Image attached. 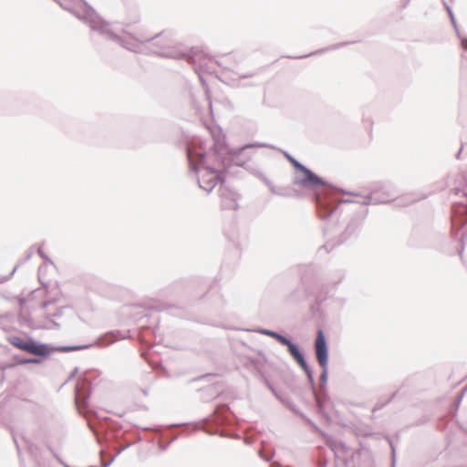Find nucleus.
Returning a JSON list of instances; mask_svg holds the SVG:
<instances>
[{"mask_svg": "<svg viewBox=\"0 0 467 467\" xmlns=\"http://www.w3.org/2000/svg\"><path fill=\"white\" fill-rule=\"evenodd\" d=\"M213 143L211 150L214 155L218 169L214 165L208 163L207 152L201 154L199 166H191V169L196 173L202 172L201 177L197 179V182L199 187L207 193H210L217 184H219V187L225 184V178L231 167H244L246 162L239 161V157L245 150L252 148H273L272 145L267 143L250 142L233 149L227 143L224 134H213Z\"/></svg>", "mask_w": 467, "mask_h": 467, "instance_id": "1", "label": "nucleus"}, {"mask_svg": "<svg viewBox=\"0 0 467 467\" xmlns=\"http://www.w3.org/2000/svg\"><path fill=\"white\" fill-rule=\"evenodd\" d=\"M81 1L83 3L82 10L70 9V13L80 21L88 24L91 30L99 32V35L107 39L117 42L127 50L133 53H140L145 44L150 45V50L153 41H158L161 36V34H155L153 36H147L142 32L135 34L129 32L125 27L123 28V33L127 35L129 38L121 37L109 28V24L102 18L88 2L85 0Z\"/></svg>", "mask_w": 467, "mask_h": 467, "instance_id": "2", "label": "nucleus"}, {"mask_svg": "<svg viewBox=\"0 0 467 467\" xmlns=\"http://www.w3.org/2000/svg\"><path fill=\"white\" fill-rule=\"evenodd\" d=\"M284 156L292 165L295 170L292 183L293 185L300 186L301 188L308 191L317 192L323 189H333L348 194H353L351 192H347L342 188L337 187L333 183L327 182L325 178L319 176L306 165L300 162L294 156L287 151H284Z\"/></svg>", "mask_w": 467, "mask_h": 467, "instance_id": "3", "label": "nucleus"}, {"mask_svg": "<svg viewBox=\"0 0 467 467\" xmlns=\"http://www.w3.org/2000/svg\"><path fill=\"white\" fill-rule=\"evenodd\" d=\"M368 214V209L367 207L361 206L358 210H353L351 217L349 218L343 232L336 240L327 241L320 247V250L324 249L326 250V253H330L337 246L344 244L349 240L357 239Z\"/></svg>", "mask_w": 467, "mask_h": 467, "instance_id": "4", "label": "nucleus"}, {"mask_svg": "<svg viewBox=\"0 0 467 467\" xmlns=\"http://www.w3.org/2000/svg\"><path fill=\"white\" fill-rule=\"evenodd\" d=\"M158 41H153L150 53L163 58H171L176 60H186L189 63L195 64L199 51L196 47H185L182 45L172 46V43H164L159 45Z\"/></svg>", "mask_w": 467, "mask_h": 467, "instance_id": "5", "label": "nucleus"}, {"mask_svg": "<svg viewBox=\"0 0 467 467\" xmlns=\"http://www.w3.org/2000/svg\"><path fill=\"white\" fill-rule=\"evenodd\" d=\"M394 186L390 182H378L373 184L370 192L365 196H361V200H342L343 204L361 203L363 207L368 205L384 204L391 202L394 197Z\"/></svg>", "mask_w": 467, "mask_h": 467, "instance_id": "6", "label": "nucleus"}, {"mask_svg": "<svg viewBox=\"0 0 467 467\" xmlns=\"http://www.w3.org/2000/svg\"><path fill=\"white\" fill-rule=\"evenodd\" d=\"M282 346L286 347L289 355L306 373L308 385H310L314 389V370L313 368L307 362L306 355L304 348L297 342H295L291 337H289Z\"/></svg>", "mask_w": 467, "mask_h": 467, "instance_id": "7", "label": "nucleus"}, {"mask_svg": "<svg viewBox=\"0 0 467 467\" xmlns=\"http://www.w3.org/2000/svg\"><path fill=\"white\" fill-rule=\"evenodd\" d=\"M95 380L96 377L93 375V372H86L78 379L75 387V397L83 405H88L90 400Z\"/></svg>", "mask_w": 467, "mask_h": 467, "instance_id": "8", "label": "nucleus"}, {"mask_svg": "<svg viewBox=\"0 0 467 467\" xmlns=\"http://www.w3.org/2000/svg\"><path fill=\"white\" fill-rule=\"evenodd\" d=\"M314 200L317 213L321 220L325 221L337 217L339 204L336 201L322 197L320 194L315 195Z\"/></svg>", "mask_w": 467, "mask_h": 467, "instance_id": "9", "label": "nucleus"}, {"mask_svg": "<svg viewBox=\"0 0 467 467\" xmlns=\"http://www.w3.org/2000/svg\"><path fill=\"white\" fill-rule=\"evenodd\" d=\"M219 378H221V375L218 373H206L198 376L192 379V381L207 380L211 382L207 387L199 389L202 393H208V397L202 398L205 401L219 397L220 394L223 392V384L219 380H214Z\"/></svg>", "mask_w": 467, "mask_h": 467, "instance_id": "10", "label": "nucleus"}, {"mask_svg": "<svg viewBox=\"0 0 467 467\" xmlns=\"http://www.w3.org/2000/svg\"><path fill=\"white\" fill-rule=\"evenodd\" d=\"M314 350L319 366L329 363V346L325 331L319 327L317 330V337L314 342Z\"/></svg>", "mask_w": 467, "mask_h": 467, "instance_id": "11", "label": "nucleus"}, {"mask_svg": "<svg viewBox=\"0 0 467 467\" xmlns=\"http://www.w3.org/2000/svg\"><path fill=\"white\" fill-rule=\"evenodd\" d=\"M50 344L40 342L27 335V343L25 352L35 355L30 358H38V361H36V364H41L43 361L50 358Z\"/></svg>", "mask_w": 467, "mask_h": 467, "instance_id": "12", "label": "nucleus"}, {"mask_svg": "<svg viewBox=\"0 0 467 467\" xmlns=\"http://www.w3.org/2000/svg\"><path fill=\"white\" fill-rule=\"evenodd\" d=\"M309 389L314 396L318 413L326 419H330L327 408L331 405L332 400L329 397L327 388H321L318 390L317 389V385L315 384L314 389L310 385Z\"/></svg>", "mask_w": 467, "mask_h": 467, "instance_id": "13", "label": "nucleus"}, {"mask_svg": "<svg viewBox=\"0 0 467 467\" xmlns=\"http://www.w3.org/2000/svg\"><path fill=\"white\" fill-rule=\"evenodd\" d=\"M218 192L221 198V206L223 209L234 211L238 210V202L241 199V195L237 192L228 188L226 183L223 186H220Z\"/></svg>", "mask_w": 467, "mask_h": 467, "instance_id": "14", "label": "nucleus"}, {"mask_svg": "<svg viewBox=\"0 0 467 467\" xmlns=\"http://www.w3.org/2000/svg\"><path fill=\"white\" fill-rule=\"evenodd\" d=\"M312 296L314 300L309 304V311L315 317L321 312L322 305L329 298L328 285H321L315 294L312 292Z\"/></svg>", "mask_w": 467, "mask_h": 467, "instance_id": "15", "label": "nucleus"}, {"mask_svg": "<svg viewBox=\"0 0 467 467\" xmlns=\"http://www.w3.org/2000/svg\"><path fill=\"white\" fill-rule=\"evenodd\" d=\"M244 365L254 368L258 373L264 370L266 363V357L262 349L252 350L250 354L244 355Z\"/></svg>", "mask_w": 467, "mask_h": 467, "instance_id": "16", "label": "nucleus"}, {"mask_svg": "<svg viewBox=\"0 0 467 467\" xmlns=\"http://www.w3.org/2000/svg\"><path fill=\"white\" fill-rule=\"evenodd\" d=\"M312 295V290L309 286L302 283L301 286L296 287L286 296V302L290 305L298 306L309 299Z\"/></svg>", "mask_w": 467, "mask_h": 467, "instance_id": "17", "label": "nucleus"}, {"mask_svg": "<svg viewBox=\"0 0 467 467\" xmlns=\"http://www.w3.org/2000/svg\"><path fill=\"white\" fill-rule=\"evenodd\" d=\"M352 43H355V41L339 42V43L331 45L329 47H327L320 48V49H317L316 51L310 52L309 54L301 55V56H287V57L293 58V59H303V58H306V57H312V56L321 55V54H324V53H326L327 51L336 50V49L341 48L343 47H346L348 45H350Z\"/></svg>", "mask_w": 467, "mask_h": 467, "instance_id": "18", "label": "nucleus"}, {"mask_svg": "<svg viewBox=\"0 0 467 467\" xmlns=\"http://www.w3.org/2000/svg\"><path fill=\"white\" fill-rule=\"evenodd\" d=\"M154 308L158 311H167L169 315L176 317L188 318L187 310L182 306L161 304L154 306Z\"/></svg>", "mask_w": 467, "mask_h": 467, "instance_id": "19", "label": "nucleus"}, {"mask_svg": "<svg viewBox=\"0 0 467 467\" xmlns=\"http://www.w3.org/2000/svg\"><path fill=\"white\" fill-rule=\"evenodd\" d=\"M282 404L286 408L288 409L289 410H291L292 412H294L296 415H298L300 416L302 419H304L309 425L311 426H314L316 429H318V427L305 414L303 413L297 407L296 405L294 403V401L292 400V399L287 396L286 399L284 400V401L282 402Z\"/></svg>", "mask_w": 467, "mask_h": 467, "instance_id": "20", "label": "nucleus"}, {"mask_svg": "<svg viewBox=\"0 0 467 467\" xmlns=\"http://www.w3.org/2000/svg\"><path fill=\"white\" fill-rule=\"evenodd\" d=\"M256 332L261 335L267 336V337L275 339L281 345H283L285 342V340L289 337V336L283 335L282 333H280L278 331L268 329V328H258L256 330Z\"/></svg>", "mask_w": 467, "mask_h": 467, "instance_id": "21", "label": "nucleus"}, {"mask_svg": "<svg viewBox=\"0 0 467 467\" xmlns=\"http://www.w3.org/2000/svg\"><path fill=\"white\" fill-rule=\"evenodd\" d=\"M224 235L226 238L233 243L236 248L239 247V241H238V231L236 227L235 222H231L228 225V227L224 228Z\"/></svg>", "mask_w": 467, "mask_h": 467, "instance_id": "22", "label": "nucleus"}, {"mask_svg": "<svg viewBox=\"0 0 467 467\" xmlns=\"http://www.w3.org/2000/svg\"><path fill=\"white\" fill-rule=\"evenodd\" d=\"M455 185L453 188H451V192H453L455 195L462 194L464 196V192H467V189L465 187V182H466V176L462 172H459L455 176Z\"/></svg>", "mask_w": 467, "mask_h": 467, "instance_id": "23", "label": "nucleus"}, {"mask_svg": "<svg viewBox=\"0 0 467 467\" xmlns=\"http://www.w3.org/2000/svg\"><path fill=\"white\" fill-rule=\"evenodd\" d=\"M417 201L412 195L406 194L398 198H392L391 202L395 207H408Z\"/></svg>", "mask_w": 467, "mask_h": 467, "instance_id": "24", "label": "nucleus"}, {"mask_svg": "<svg viewBox=\"0 0 467 467\" xmlns=\"http://www.w3.org/2000/svg\"><path fill=\"white\" fill-rule=\"evenodd\" d=\"M6 340L11 344L14 348L25 351L26 343H27V337H21L19 336L16 335H9L6 337Z\"/></svg>", "mask_w": 467, "mask_h": 467, "instance_id": "25", "label": "nucleus"}, {"mask_svg": "<svg viewBox=\"0 0 467 467\" xmlns=\"http://www.w3.org/2000/svg\"><path fill=\"white\" fill-rule=\"evenodd\" d=\"M33 249L34 247L31 246L26 253V255L23 259H20L18 261V263L15 265V267L13 268V270L11 271V273L8 275H5V276H3L1 279H0V284L3 283V282H5L7 281L14 274L15 272L17 270V268L19 266H21L22 265H24L26 262L29 261L32 256H33Z\"/></svg>", "mask_w": 467, "mask_h": 467, "instance_id": "26", "label": "nucleus"}, {"mask_svg": "<svg viewBox=\"0 0 467 467\" xmlns=\"http://www.w3.org/2000/svg\"><path fill=\"white\" fill-rule=\"evenodd\" d=\"M327 445L336 454L338 452H345L347 447L344 442L341 441H337L335 438L329 437L327 440Z\"/></svg>", "mask_w": 467, "mask_h": 467, "instance_id": "27", "label": "nucleus"}, {"mask_svg": "<svg viewBox=\"0 0 467 467\" xmlns=\"http://www.w3.org/2000/svg\"><path fill=\"white\" fill-rule=\"evenodd\" d=\"M14 363L8 365V368H14L15 366L26 365V364H36V361H38V358H30L26 357H23L19 354H15L13 356Z\"/></svg>", "mask_w": 467, "mask_h": 467, "instance_id": "28", "label": "nucleus"}, {"mask_svg": "<svg viewBox=\"0 0 467 467\" xmlns=\"http://www.w3.org/2000/svg\"><path fill=\"white\" fill-rule=\"evenodd\" d=\"M17 321L21 327H28L30 329V325L33 322V318L29 313L19 312L17 316Z\"/></svg>", "mask_w": 467, "mask_h": 467, "instance_id": "29", "label": "nucleus"}, {"mask_svg": "<svg viewBox=\"0 0 467 467\" xmlns=\"http://www.w3.org/2000/svg\"><path fill=\"white\" fill-rule=\"evenodd\" d=\"M140 20V16L139 14L138 8L136 6H134L130 10V14L127 16V22L125 24L126 27H128L130 25H134V24L139 23Z\"/></svg>", "mask_w": 467, "mask_h": 467, "instance_id": "30", "label": "nucleus"}, {"mask_svg": "<svg viewBox=\"0 0 467 467\" xmlns=\"http://www.w3.org/2000/svg\"><path fill=\"white\" fill-rule=\"evenodd\" d=\"M443 5L448 13V16L450 17V20H451V23L453 26V29L455 31V34L456 36L458 35V33H461L460 29H459V26H458V23H457V20L455 18V16H454V13L451 9V7L447 4L446 1H443Z\"/></svg>", "mask_w": 467, "mask_h": 467, "instance_id": "31", "label": "nucleus"}, {"mask_svg": "<svg viewBox=\"0 0 467 467\" xmlns=\"http://www.w3.org/2000/svg\"><path fill=\"white\" fill-rule=\"evenodd\" d=\"M321 373L319 376V382L321 384V388H327L328 381V365L320 366Z\"/></svg>", "mask_w": 467, "mask_h": 467, "instance_id": "32", "label": "nucleus"}, {"mask_svg": "<svg viewBox=\"0 0 467 467\" xmlns=\"http://www.w3.org/2000/svg\"><path fill=\"white\" fill-rule=\"evenodd\" d=\"M50 355L54 352V351H57V352H71L73 351V345H57V346H55V345H52L50 344Z\"/></svg>", "mask_w": 467, "mask_h": 467, "instance_id": "33", "label": "nucleus"}, {"mask_svg": "<svg viewBox=\"0 0 467 467\" xmlns=\"http://www.w3.org/2000/svg\"><path fill=\"white\" fill-rule=\"evenodd\" d=\"M199 78H200V81L202 83V86L203 88L206 99L208 100L210 110L212 111L213 110V106H212L211 91H210L209 86H208L206 80L203 78V77L200 76Z\"/></svg>", "mask_w": 467, "mask_h": 467, "instance_id": "34", "label": "nucleus"}, {"mask_svg": "<svg viewBox=\"0 0 467 467\" xmlns=\"http://www.w3.org/2000/svg\"><path fill=\"white\" fill-rule=\"evenodd\" d=\"M330 298L338 310H342L347 304V298L344 296H331Z\"/></svg>", "mask_w": 467, "mask_h": 467, "instance_id": "35", "label": "nucleus"}, {"mask_svg": "<svg viewBox=\"0 0 467 467\" xmlns=\"http://www.w3.org/2000/svg\"><path fill=\"white\" fill-rule=\"evenodd\" d=\"M397 394H398V390L395 391L394 393H392L391 396L386 401H384V402H377L374 405L373 411H377V410H382L385 406H387L389 403H390L395 399Z\"/></svg>", "mask_w": 467, "mask_h": 467, "instance_id": "36", "label": "nucleus"}, {"mask_svg": "<svg viewBox=\"0 0 467 467\" xmlns=\"http://www.w3.org/2000/svg\"><path fill=\"white\" fill-rule=\"evenodd\" d=\"M68 307H69L68 306H63L57 307V310L53 314H47L46 316V319H49L50 317H52V318L61 317L64 315L65 309H67Z\"/></svg>", "mask_w": 467, "mask_h": 467, "instance_id": "37", "label": "nucleus"}, {"mask_svg": "<svg viewBox=\"0 0 467 467\" xmlns=\"http://www.w3.org/2000/svg\"><path fill=\"white\" fill-rule=\"evenodd\" d=\"M130 446V444H127L124 447H122L110 458L109 462L101 463L100 467H109L112 464V462L116 460V458Z\"/></svg>", "mask_w": 467, "mask_h": 467, "instance_id": "38", "label": "nucleus"}, {"mask_svg": "<svg viewBox=\"0 0 467 467\" xmlns=\"http://www.w3.org/2000/svg\"><path fill=\"white\" fill-rule=\"evenodd\" d=\"M460 247L458 248V254L462 257L465 246H467V232L463 233L459 238Z\"/></svg>", "mask_w": 467, "mask_h": 467, "instance_id": "39", "label": "nucleus"}, {"mask_svg": "<svg viewBox=\"0 0 467 467\" xmlns=\"http://www.w3.org/2000/svg\"><path fill=\"white\" fill-rule=\"evenodd\" d=\"M30 329L31 330H38V329L48 330V329H51V327L49 326L46 325L45 323L36 322L33 320L32 324L30 325Z\"/></svg>", "mask_w": 467, "mask_h": 467, "instance_id": "40", "label": "nucleus"}, {"mask_svg": "<svg viewBox=\"0 0 467 467\" xmlns=\"http://www.w3.org/2000/svg\"><path fill=\"white\" fill-rule=\"evenodd\" d=\"M457 37L460 41V45L462 50L467 51V36L461 32L458 33Z\"/></svg>", "mask_w": 467, "mask_h": 467, "instance_id": "41", "label": "nucleus"}, {"mask_svg": "<svg viewBox=\"0 0 467 467\" xmlns=\"http://www.w3.org/2000/svg\"><path fill=\"white\" fill-rule=\"evenodd\" d=\"M344 278H345L344 271H338L337 277L335 279L330 280V284L334 286H337L343 281Z\"/></svg>", "mask_w": 467, "mask_h": 467, "instance_id": "42", "label": "nucleus"}, {"mask_svg": "<svg viewBox=\"0 0 467 467\" xmlns=\"http://www.w3.org/2000/svg\"><path fill=\"white\" fill-rule=\"evenodd\" d=\"M158 34H161V36L158 39V44L159 45H163L164 43H172L171 39L169 37L168 34L166 31H161V32H159Z\"/></svg>", "mask_w": 467, "mask_h": 467, "instance_id": "43", "label": "nucleus"}, {"mask_svg": "<svg viewBox=\"0 0 467 467\" xmlns=\"http://www.w3.org/2000/svg\"><path fill=\"white\" fill-rule=\"evenodd\" d=\"M462 398H463L462 394H457L455 400H453V404H452L451 410H452L454 414H456V412L458 411Z\"/></svg>", "mask_w": 467, "mask_h": 467, "instance_id": "44", "label": "nucleus"}, {"mask_svg": "<svg viewBox=\"0 0 467 467\" xmlns=\"http://www.w3.org/2000/svg\"><path fill=\"white\" fill-rule=\"evenodd\" d=\"M388 441L391 450L392 467H394L396 462V446L394 445L393 441L391 439H388Z\"/></svg>", "mask_w": 467, "mask_h": 467, "instance_id": "45", "label": "nucleus"}, {"mask_svg": "<svg viewBox=\"0 0 467 467\" xmlns=\"http://www.w3.org/2000/svg\"><path fill=\"white\" fill-rule=\"evenodd\" d=\"M260 375V379L262 380V382L265 384V386L270 390V388H273L275 387L274 384L267 379V377L265 376V374L261 371V373H259Z\"/></svg>", "mask_w": 467, "mask_h": 467, "instance_id": "46", "label": "nucleus"}, {"mask_svg": "<svg viewBox=\"0 0 467 467\" xmlns=\"http://www.w3.org/2000/svg\"><path fill=\"white\" fill-rule=\"evenodd\" d=\"M260 375V379L262 380V382L265 384V386L270 390V388H273L275 387L274 384L267 379V377L265 376V374L261 371V373H259Z\"/></svg>", "mask_w": 467, "mask_h": 467, "instance_id": "47", "label": "nucleus"}, {"mask_svg": "<svg viewBox=\"0 0 467 467\" xmlns=\"http://www.w3.org/2000/svg\"><path fill=\"white\" fill-rule=\"evenodd\" d=\"M362 121L366 128H370L372 126V120L370 118V115L367 114V112L364 110L362 114Z\"/></svg>", "mask_w": 467, "mask_h": 467, "instance_id": "48", "label": "nucleus"}, {"mask_svg": "<svg viewBox=\"0 0 467 467\" xmlns=\"http://www.w3.org/2000/svg\"><path fill=\"white\" fill-rule=\"evenodd\" d=\"M236 75L238 76L239 78H250L256 76L257 71L253 70V71H248L246 73H237L236 72Z\"/></svg>", "mask_w": 467, "mask_h": 467, "instance_id": "49", "label": "nucleus"}, {"mask_svg": "<svg viewBox=\"0 0 467 467\" xmlns=\"http://www.w3.org/2000/svg\"><path fill=\"white\" fill-rule=\"evenodd\" d=\"M37 254L44 259L46 262H48L50 264H53V261L51 258L43 251L41 247H39L36 251Z\"/></svg>", "mask_w": 467, "mask_h": 467, "instance_id": "50", "label": "nucleus"}, {"mask_svg": "<svg viewBox=\"0 0 467 467\" xmlns=\"http://www.w3.org/2000/svg\"><path fill=\"white\" fill-rule=\"evenodd\" d=\"M256 176L268 187L273 183L263 172H257Z\"/></svg>", "mask_w": 467, "mask_h": 467, "instance_id": "51", "label": "nucleus"}, {"mask_svg": "<svg viewBox=\"0 0 467 467\" xmlns=\"http://www.w3.org/2000/svg\"><path fill=\"white\" fill-rule=\"evenodd\" d=\"M94 344L73 345V351L84 350L91 348Z\"/></svg>", "mask_w": 467, "mask_h": 467, "instance_id": "52", "label": "nucleus"}, {"mask_svg": "<svg viewBox=\"0 0 467 467\" xmlns=\"http://www.w3.org/2000/svg\"><path fill=\"white\" fill-rule=\"evenodd\" d=\"M16 299L17 300L18 302V305H19V307H20V311L19 312H24V307L26 306V299L23 296H16Z\"/></svg>", "mask_w": 467, "mask_h": 467, "instance_id": "53", "label": "nucleus"}, {"mask_svg": "<svg viewBox=\"0 0 467 467\" xmlns=\"http://www.w3.org/2000/svg\"><path fill=\"white\" fill-rule=\"evenodd\" d=\"M207 420V418H203L201 421H193V422H190L189 424L191 425H193L195 427V429H199L201 427V422L202 421H206ZM188 423H178V424H173L174 426H181V425H187Z\"/></svg>", "mask_w": 467, "mask_h": 467, "instance_id": "54", "label": "nucleus"}, {"mask_svg": "<svg viewBox=\"0 0 467 467\" xmlns=\"http://www.w3.org/2000/svg\"><path fill=\"white\" fill-rule=\"evenodd\" d=\"M29 404H30V410L34 412V413H36L40 410L41 407L37 404V403H35L31 400H26Z\"/></svg>", "mask_w": 467, "mask_h": 467, "instance_id": "55", "label": "nucleus"}, {"mask_svg": "<svg viewBox=\"0 0 467 467\" xmlns=\"http://www.w3.org/2000/svg\"><path fill=\"white\" fill-rule=\"evenodd\" d=\"M174 441V439H172L171 441H170L169 442L167 443H162V442H159L158 443V447L160 449L161 451H165L168 447L170 446V444Z\"/></svg>", "mask_w": 467, "mask_h": 467, "instance_id": "56", "label": "nucleus"}, {"mask_svg": "<svg viewBox=\"0 0 467 467\" xmlns=\"http://www.w3.org/2000/svg\"><path fill=\"white\" fill-rule=\"evenodd\" d=\"M78 372V367H75V368H73V370L70 372V374L68 375V378H67V380L66 381V383H67V381H70V380H72L73 379H75V377L77 376Z\"/></svg>", "mask_w": 467, "mask_h": 467, "instance_id": "57", "label": "nucleus"}, {"mask_svg": "<svg viewBox=\"0 0 467 467\" xmlns=\"http://www.w3.org/2000/svg\"><path fill=\"white\" fill-rule=\"evenodd\" d=\"M47 320L51 323V326H49L51 328H55V329L60 328V324L58 322L55 321L54 318L50 317Z\"/></svg>", "mask_w": 467, "mask_h": 467, "instance_id": "58", "label": "nucleus"}, {"mask_svg": "<svg viewBox=\"0 0 467 467\" xmlns=\"http://www.w3.org/2000/svg\"><path fill=\"white\" fill-rule=\"evenodd\" d=\"M287 394L278 391V393L275 397L282 403L284 400L287 398Z\"/></svg>", "mask_w": 467, "mask_h": 467, "instance_id": "59", "label": "nucleus"}, {"mask_svg": "<svg viewBox=\"0 0 467 467\" xmlns=\"http://www.w3.org/2000/svg\"><path fill=\"white\" fill-rule=\"evenodd\" d=\"M458 231L455 230V223L452 222L451 223V235H452V238L454 239H457L458 238Z\"/></svg>", "mask_w": 467, "mask_h": 467, "instance_id": "60", "label": "nucleus"}, {"mask_svg": "<svg viewBox=\"0 0 467 467\" xmlns=\"http://www.w3.org/2000/svg\"><path fill=\"white\" fill-rule=\"evenodd\" d=\"M55 303H56V301H55V300L44 301V302H42V304H41V308H42V309H46L49 305H51V304H55Z\"/></svg>", "mask_w": 467, "mask_h": 467, "instance_id": "61", "label": "nucleus"}, {"mask_svg": "<svg viewBox=\"0 0 467 467\" xmlns=\"http://www.w3.org/2000/svg\"><path fill=\"white\" fill-rule=\"evenodd\" d=\"M268 189L269 191L275 194V195H278L279 192L276 191L275 185L273 183L270 184V186H268Z\"/></svg>", "mask_w": 467, "mask_h": 467, "instance_id": "62", "label": "nucleus"}, {"mask_svg": "<svg viewBox=\"0 0 467 467\" xmlns=\"http://www.w3.org/2000/svg\"><path fill=\"white\" fill-rule=\"evenodd\" d=\"M427 420H428V418L427 417H423L422 419H420L418 421H416L415 425L416 426H420V425L425 423Z\"/></svg>", "mask_w": 467, "mask_h": 467, "instance_id": "63", "label": "nucleus"}, {"mask_svg": "<svg viewBox=\"0 0 467 467\" xmlns=\"http://www.w3.org/2000/svg\"><path fill=\"white\" fill-rule=\"evenodd\" d=\"M462 150H463V143H462V146H461L460 150H458V152L455 154V158H456L457 160H460V159H461V155H462Z\"/></svg>", "mask_w": 467, "mask_h": 467, "instance_id": "64", "label": "nucleus"}]
</instances>
